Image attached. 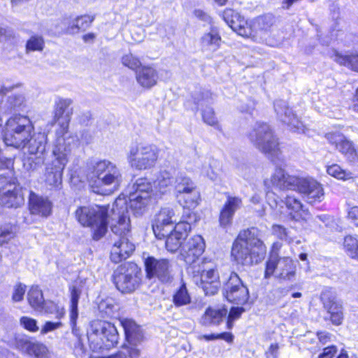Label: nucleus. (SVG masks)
<instances>
[{"mask_svg": "<svg viewBox=\"0 0 358 358\" xmlns=\"http://www.w3.org/2000/svg\"><path fill=\"white\" fill-rule=\"evenodd\" d=\"M266 253V247L261 239L260 231L255 227L240 231L231 251L233 260L245 266L258 264Z\"/></svg>", "mask_w": 358, "mask_h": 358, "instance_id": "1", "label": "nucleus"}, {"mask_svg": "<svg viewBox=\"0 0 358 358\" xmlns=\"http://www.w3.org/2000/svg\"><path fill=\"white\" fill-rule=\"evenodd\" d=\"M87 180L91 190L101 195H109L117 191L123 180L120 169L106 159L92 164L89 168Z\"/></svg>", "mask_w": 358, "mask_h": 358, "instance_id": "2", "label": "nucleus"}, {"mask_svg": "<svg viewBox=\"0 0 358 358\" xmlns=\"http://www.w3.org/2000/svg\"><path fill=\"white\" fill-rule=\"evenodd\" d=\"M108 214V207L96 205L79 206L75 211L76 220L83 227L90 228L95 241L103 238L107 231Z\"/></svg>", "mask_w": 358, "mask_h": 358, "instance_id": "3", "label": "nucleus"}, {"mask_svg": "<svg viewBox=\"0 0 358 358\" xmlns=\"http://www.w3.org/2000/svg\"><path fill=\"white\" fill-rule=\"evenodd\" d=\"M301 178L289 175L285 171L276 167L269 178L264 180V183L268 189L266 194L268 204L273 210L275 215H280L283 213L282 201H278L275 194L271 190L275 188L279 190H296Z\"/></svg>", "mask_w": 358, "mask_h": 358, "instance_id": "4", "label": "nucleus"}, {"mask_svg": "<svg viewBox=\"0 0 358 358\" xmlns=\"http://www.w3.org/2000/svg\"><path fill=\"white\" fill-rule=\"evenodd\" d=\"M282 244L274 243L266 262L265 278L274 276L280 282H293L296 276V266L292 258L280 254Z\"/></svg>", "mask_w": 358, "mask_h": 358, "instance_id": "5", "label": "nucleus"}, {"mask_svg": "<svg viewBox=\"0 0 358 358\" xmlns=\"http://www.w3.org/2000/svg\"><path fill=\"white\" fill-rule=\"evenodd\" d=\"M71 99L59 98L55 101L54 122L57 125L53 143L76 146L78 138L69 130V122L73 114Z\"/></svg>", "mask_w": 358, "mask_h": 358, "instance_id": "6", "label": "nucleus"}, {"mask_svg": "<svg viewBox=\"0 0 358 358\" xmlns=\"http://www.w3.org/2000/svg\"><path fill=\"white\" fill-rule=\"evenodd\" d=\"M128 199L127 207L129 206L134 215L141 216L145 213L157 201L149 178H137L130 188Z\"/></svg>", "mask_w": 358, "mask_h": 358, "instance_id": "7", "label": "nucleus"}, {"mask_svg": "<svg viewBox=\"0 0 358 358\" xmlns=\"http://www.w3.org/2000/svg\"><path fill=\"white\" fill-rule=\"evenodd\" d=\"M34 129V125L28 117L14 115L6 123L3 134V141L8 146L24 148Z\"/></svg>", "mask_w": 358, "mask_h": 358, "instance_id": "8", "label": "nucleus"}, {"mask_svg": "<svg viewBox=\"0 0 358 358\" xmlns=\"http://www.w3.org/2000/svg\"><path fill=\"white\" fill-rule=\"evenodd\" d=\"M87 338L90 349L97 352L115 347L117 344L119 334L113 324L95 320L91 322L87 331Z\"/></svg>", "mask_w": 358, "mask_h": 358, "instance_id": "9", "label": "nucleus"}, {"mask_svg": "<svg viewBox=\"0 0 358 358\" xmlns=\"http://www.w3.org/2000/svg\"><path fill=\"white\" fill-rule=\"evenodd\" d=\"M248 137L251 143L272 161L281 159L278 140L267 124L257 123Z\"/></svg>", "mask_w": 358, "mask_h": 358, "instance_id": "10", "label": "nucleus"}, {"mask_svg": "<svg viewBox=\"0 0 358 358\" xmlns=\"http://www.w3.org/2000/svg\"><path fill=\"white\" fill-rule=\"evenodd\" d=\"M188 272L192 273L194 282L201 287L206 295H213L220 287L219 274L214 262L203 258L197 266H190Z\"/></svg>", "mask_w": 358, "mask_h": 358, "instance_id": "11", "label": "nucleus"}, {"mask_svg": "<svg viewBox=\"0 0 358 358\" xmlns=\"http://www.w3.org/2000/svg\"><path fill=\"white\" fill-rule=\"evenodd\" d=\"M159 150L154 144L139 143L132 145L127 154L130 166L139 171L153 168L159 157Z\"/></svg>", "mask_w": 358, "mask_h": 358, "instance_id": "12", "label": "nucleus"}, {"mask_svg": "<svg viewBox=\"0 0 358 358\" xmlns=\"http://www.w3.org/2000/svg\"><path fill=\"white\" fill-rule=\"evenodd\" d=\"M76 146L53 143L52 154L55 160L46 168L45 182L52 187L62 183L63 171L69 162V156Z\"/></svg>", "mask_w": 358, "mask_h": 358, "instance_id": "13", "label": "nucleus"}, {"mask_svg": "<svg viewBox=\"0 0 358 358\" xmlns=\"http://www.w3.org/2000/svg\"><path fill=\"white\" fill-rule=\"evenodd\" d=\"M127 199L120 194L115 201L111 208L110 229L120 238L127 237L131 231V220L128 215Z\"/></svg>", "mask_w": 358, "mask_h": 358, "instance_id": "14", "label": "nucleus"}, {"mask_svg": "<svg viewBox=\"0 0 358 358\" xmlns=\"http://www.w3.org/2000/svg\"><path fill=\"white\" fill-rule=\"evenodd\" d=\"M116 287L122 293L134 291L141 282V269L133 263L120 266L113 275Z\"/></svg>", "mask_w": 358, "mask_h": 358, "instance_id": "15", "label": "nucleus"}, {"mask_svg": "<svg viewBox=\"0 0 358 358\" xmlns=\"http://www.w3.org/2000/svg\"><path fill=\"white\" fill-rule=\"evenodd\" d=\"M223 19L238 35L245 38H250L255 41H260L262 38V35H265L266 31L265 27H261L259 30H253L243 17L231 9H226L223 12Z\"/></svg>", "mask_w": 358, "mask_h": 358, "instance_id": "16", "label": "nucleus"}, {"mask_svg": "<svg viewBox=\"0 0 358 358\" xmlns=\"http://www.w3.org/2000/svg\"><path fill=\"white\" fill-rule=\"evenodd\" d=\"M24 203L22 189L0 176V203L8 208H17Z\"/></svg>", "mask_w": 358, "mask_h": 358, "instance_id": "17", "label": "nucleus"}, {"mask_svg": "<svg viewBox=\"0 0 358 358\" xmlns=\"http://www.w3.org/2000/svg\"><path fill=\"white\" fill-rule=\"evenodd\" d=\"M176 210L175 207L165 206L156 214L152 223V229L157 238H165L171 231L173 223L176 222Z\"/></svg>", "mask_w": 358, "mask_h": 358, "instance_id": "18", "label": "nucleus"}, {"mask_svg": "<svg viewBox=\"0 0 358 358\" xmlns=\"http://www.w3.org/2000/svg\"><path fill=\"white\" fill-rule=\"evenodd\" d=\"M206 244L203 237L194 235L188 238L182 245L179 255V259L187 265L196 262L205 250Z\"/></svg>", "mask_w": 358, "mask_h": 358, "instance_id": "19", "label": "nucleus"}, {"mask_svg": "<svg viewBox=\"0 0 358 358\" xmlns=\"http://www.w3.org/2000/svg\"><path fill=\"white\" fill-rule=\"evenodd\" d=\"M224 296L232 303L242 304L248 299V290L238 275L231 273L224 288Z\"/></svg>", "mask_w": 358, "mask_h": 358, "instance_id": "20", "label": "nucleus"}, {"mask_svg": "<svg viewBox=\"0 0 358 358\" xmlns=\"http://www.w3.org/2000/svg\"><path fill=\"white\" fill-rule=\"evenodd\" d=\"M310 203L320 202L324 194L322 185L313 178H301L296 189Z\"/></svg>", "mask_w": 358, "mask_h": 358, "instance_id": "21", "label": "nucleus"}, {"mask_svg": "<svg viewBox=\"0 0 358 358\" xmlns=\"http://www.w3.org/2000/svg\"><path fill=\"white\" fill-rule=\"evenodd\" d=\"M274 109L278 118L287 124L290 129L298 133L305 134L307 128L287 107V103L282 100L274 103Z\"/></svg>", "mask_w": 358, "mask_h": 358, "instance_id": "22", "label": "nucleus"}, {"mask_svg": "<svg viewBox=\"0 0 358 358\" xmlns=\"http://www.w3.org/2000/svg\"><path fill=\"white\" fill-rule=\"evenodd\" d=\"M178 173L175 170L161 171L155 180H150L152 190L158 200L162 195L169 192L172 187L174 188L176 176Z\"/></svg>", "mask_w": 358, "mask_h": 358, "instance_id": "23", "label": "nucleus"}, {"mask_svg": "<svg viewBox=\"0 0 358 358\" xmlns=\"http://www.w3.org/2000/svg\"><path fill=\"white\" fill-rule=\"evenodd\" d=\"M191 230V225L187 222L177 223L173 230L165 236L166 237V248L171 252H175L179 248L181 249L182 242L187 236L188 232Z\"/></svg>", "mask_w": 358, "mask_h": 358, "instance_id": "24", "label": "nucleus"}, {"mask_svg": "<svg viewBox=\"0 0 358 358\" xmlns=\"http://www.w3.org/2000/svg\"><path fill=\"white\" fill-rule=\"evenodd\" d=\"M145 266L148 278L157 277L162 282L169 280V264L166 259H157L149 257L145 260Z\"/></svg>", "mask_w": 358, "mask_h": 358, "instance_id": "25", "label": "nucleus"}, {"mask_svg": "<svg viewBox=\"0 0 358 358\" xmlns=\"http://www.w3.org/2000/svg\"><path fill=\"white\" fill-rule=\"evenodd\" d=\"M134 250V245L129 241L127 237L120 238L112 245L110 260L115 264L120 263L129 257Z\"/></svg>", "mask_w": 358, "mask_h": 358, "instance_id": "26", "label": "nucleus"}, {"mask_svg": "<svg viewBox=\"0 0 358 358\" xmlns=\"http://www.w3.org/2000/svg\"><path fill=\"white\" fill-rule=\"evenodd\" d=\"M222 38L218 30L215 27L202 34L199 39V45L203 52L212 53L217 51L221 46Z\"/></svg>", "mask_w": 358, "mask_h": 358, "instance_id": "27", "label": "nucleus"}, {"mask_svg": "<svg viewBox=\"0 0 358 358\" xmlns=\"http://www.w3.org/2000/svg\"><path fill=\"white\" fill-rule=\"evenodd\" d=\"M241 199L236 196H229L220 215V224L227 228L231 224L235 212L241 208Z\"/></svg>", "mask_w": 358, "mask_h": 358, "instance_id": "28", "label": "nucleus"}, {"mask_svg": "<svg viewBox=\"0 0 358 358\" xmlns=\"http://www.w3.org/2000/svg\"><path fill=\"white\" fill-rule=\"evenodd\" d=\"M29 210L33 215L48 217L52 211V203L47 198L31 192L29 195Z\"/></svg>", "mask_w": 358, "mask_h": 358, "instance_id": "29", "label": "nucleus"}, {"mask_svg": "<svg viewBox=\"0 0 358 358\" xmlns=\"http://www.w3.org/2000/svg\"><path fill=\"white\" fill-rule=\"evenodd\" d=\"M18 348L24 353L36 358H47L48 350L47 347L39 343H34L27 339H20Z\"/></svg>", "mask_w": 358, "mask_h": 358, "instance_id": "30", "label": "nucleus"}, {"mask_svg": "<svg viewBox=\"0 0 358 358\" xmlns=\"http://www.w3.org/2000/svg\"><path fill=\"white\" fill-rule=\"evenodd\" d=\"M285 204L292 219L299 221L308 218V213L303 208L302 203L295 196L287 195Z\"/></svg>", "mask_w": 358, "mask_h": 358, "instance_id": "31", "label": "nucleus"}, {"mask_svg": "<svg viewBox=\"0 0 358 358\" xmlns=\"http://www.w3.org/2000/svg\"><path fill=\"white\" fill-rule=\"evenodd\" d=\"M136 78L142 87L149 89L157 84L158 76L154 68L143 66L136 72Z\"/></svg>", "mask_w": 358, "mask_h": 358, "instance_id": "32", "label": "nucleus"}, {"mask_svg": "<svg viewBox=\"0 0 358 358\" xmlns=\"http://www.w3.org/2000/svg\"><path fill=\"white\" fill-rule=\"evenodd\" d=\"M197 189L195 183L183 173L178 172L176 176L174 196L176 199Z\"/></svg>", "mask_w": 358, "mask_h": 358, "instance_id": "33", "label": "nucleus"}, {"mask_svg": "<svg viewBox=\"0 0 358 358\" xmlns=\"http://www.w3.org/2000/svg\"><path fill=\"white\" fill-rule=\"evenodd\" d=\"M120 323L124 330L125 336L128 342L136 345L141 342L143 338L141 328L131 319H122Z\"/></svg>", "mask_w": 358, "mask_h": 358, "instance_id": "34", "label": "nucleus"}, {"mask_svg": "<svg viewBox=\"0 0 358 358\" xmlns=\"http://www.w3.org/2000/svg\"><path fill=\"white\" fill-rule=\"evenodd\" d=\"M94 20V17L88 15L76 17L73 19L65 20V24H68L66 32L74 34L80 31L87 29Z\"/></svg>", "mask_w": 358, "mask_h": 358, "instance_id": "35", "label": "nucleus"}, {"mask_svg": "<svg viewBox=\"0 0 358 358\" xmlns=\"http://www.w3.org/2000/svg\"><path fill=\"white\" fill-rule=\"evenodd\" d=\"M46 142L47 136L45 133L34 134L33 132L30 134V138L24 148H27L30 155L43 153L45 150Z\"/></svg>", "mask_w": 358, "mask_h": 358, "instance_id": "36", "label": "nucleus"}, {"mask_svg": "<svg viewBox=\"0 0 358 358\" xmlns=\"http://www.w3.org/2000/svg\"><path fill=\"white\" fill-rule=\"evenodd\" d=\"M324 307L330 315V319L335 325L342 323L343 319L342 305L334 299H325L324 295L322 297Z\"/></svg>", "mask_w": 358, "mask_h": 358, "instance_id": "37", "label": "nucleus"}, {"mask_svg": "<svg viewBox=\"0 0 358 358\" xmlns=\"http://www.w3.org/2000/svg\"><path fill=\"white\" fill-rule=\"evenodd\" d=\"M227 313V309L224 307L208 308L202 317V322L205 325H217L226 317Z\"/></svg>", "mask_w": 358, "mask_h": 358, "instance_id": "38", "label": "nucleus"}, {"mask_svg": "<svg viewBox=\"0 0 358 358\" xmlns=\"http://www.w3.org/2000/svg\"><path fill=\"white\" fill-rule=\"evenodd\" d=\"M27 300L29 305L36 310H43L45 303L42 291L38 286H32L27 293Z\"/></svg>", "mask_w": 358, "mask_h": 358, "instance_id": "39", "label": "nucleus"}, {"mask_svg": "<svg viewBox=\"0 0 358 358\" xmlns=\"http://www.w3.org/2000/svg\"><path fill=\"white\" fill-rule=\"evenodd\" d=\"M177 202L184 208L194 209L201 201V194L198 189L176 199Z\"/></svg>", "mask_w": 358, "mask_h": 358, "instance_id": "40", "label": "nucleus"}, {"mask_svg": "<svg viewBox=\"0 0 358 358\" xmlns=\"http://www.w3.org/2000/svg\"><path fill=\"white\" fill-rule=\"evenodd\" d=\"M71 310L70 322L73 328L76 324V320L78 316V303L80 298V290L73 286L71 287Z\"/></svg>", "mask_w": 358, "mask_h": 358, "instance_id": "41", "label": "nucleus"}, {"mask_svg": "<svg viewBox=\"0 0 358 358\" xmlns=\"http://www.w3.org/2000/svg\"><path fill=\"white\" fill-rule=\"evenodd\" d=\"M336 148L340 152L344 155L348 160L355 162L358 159V152L352 143L345 139V137Z\"/></svg>", "mask_w": 358, "mask_h": 358, "instance_id": "42", "label": "nucleus"}, {"mask_svg": "<svg viewBox=\"0 0 358 358\" xmlns=\"http://www.w3.org/2000/svg\"><path fill=\"white\" fill-rule=\"evenodd\" d=\"M334 60L339 64L358 72V55H342L336 53Z\"/></svg>", "mask_w": 358, "mask_h": 358, "instance_id": "43", "label": "nucleus"}, {"mask_svg": "<svg viewBox=\"0 0 358 358\" xmlns=\"http://www.w3.org/2000/svg\"><path fill=\"white\" fill-rule=\"evenodd\" d=\"M173 301L176 306H182L191 302V297L185 284H182L173 296Z\"/></svg>", "mask_w": 358, "mask_h": 358, "instance_id": "44", "label": "nucleus"}, {"mask_svg": "<svg viewBox=\"0 0 358 358\" xmlns=\"http://www.w3.org/2000/svg\"><path fill=\"white\" fill-rule=\"evenodd\" d=\"M327 173L329 176L341 180H347L352 178V173L350 171L343 169L337 164L327 166Z\"/></svg>", "mask_w": 358, "mask_h": 358, "instance_id": "45", "label": "nucleus"}, {"mask_svg": "<svg viewBox=\"0 0 358 358\" xmlns=\"http://www.w3.org/2000/svg\"><path fill=\"white\" fill-rule=\"evenodd\" d=\"M44 47V40L42 36H32L26 44V52L41 51Z\"/></svg>", "mask_w": 358, "mask_h": 358, "instance_id": "46", "label": "nucleus"}, {"mask_svg": "<svg viewBox=\"0 0 358 358\" xmlns=\"http://www.w3.org/2000/svg\"><path fill=\"white\" fill-rule=\"evenodd\" d=\"M215 163L216 162L213 160L205 162L201 168V174L205 177L208 178L210 180L213 181L217 180V179L218 178V173L217 171L214 169Z\"/></svg>", "mask_w": 358, "mask_h": 358, "instance_id": "47", "label": "nucleus"}, {"mask_svg": "<svg viewBox=\"0 0 358 358\" xmlns=\"http://www.w3.org/2000/svg\"><path fill=\"white\" fill-rule=\"evenodd\" d=\"M344 248L347 254L352 258L356 257L358 250V239L356 237L348 236L344 239Z\"/></svg>", "mask_w": 358, "mask_h": 358, "instance_id": "48", "label": "nucleus"}, {"mask_svg": "<svg viewBox=\"0 0 358 358\" xmlns=\"http://www.w3.org/2000/svg\"><path fill=\"white\" fill-rule=\"evenodd\" d=\"M121 61L124 66L133 71H136L141 66V62L139 58L131 53L124 55Z\"/></svg>", "mask_w": 358, "mask_h": 358, "instance_id": "49", "label": "nucleus"}, {"mask_svg": "<svg viewBox=\"0 0 358 358\" xmlns=\"http://www.w3.org/2000/svg\"><path fill=\"white\" fill-rule=\"evenodd\" d=\"M43 310L48 313L55 315L57 319H61L65 315L64 308L52 301L46 302Z\"/></svg>", "mask_w": 358, "mask_h": 358, "instance_id": "50", "label": "nucleus"}, {"mask_svg": "<svg viewBox=\"0 0 358 358\" xmlns=\"http://www.w3.org/2000/svg\"><path fill=\"white\" fill-rule=\"evenodd\" d=\"M273 234L281 240H285L289 243H293L294 240L289 236L287 230L282 225L273 224L272 227Z\"/></svg>", "mask_w": 358, "mask_h": 358, "instance_id": "51", "label": "nucleus"}, {"mask_svg": "<svg viewBox=\"0 0 358 358\" xmlns=\"http://www.w3.org/2000/svg\"><path fill=\"white\" fill-rule=\"evenodd\" d=\"M14 236L13 226L10 224L3 228L0 229V245L7 243L9 240Z\"/></svg>", "mask_w": 358, "mask_h": 358, "instance_id": "52", "label": "nucleus"}, {"mask_svg": "<svg viewBox=\"0 0 358 358\" xmlns=\"http://www.w3.org/2000/svg\"><path fill=\"white\" fill-rule=\"evenodd\" d=\"M244 309L240 307H233L231 308L227 318V327L231 329L234 326V322L240 317Z\"/></svg>", "mask_w": 358, "mask_h": 358, "instance_id": "53", "label": "nucleus"}, {"mask_svg": "<svg viewBox=\"0 0 358 358\" xmlns=\"http://www.w3.org/2000/svg\"><path fill=\"white\" fill-rule=\"evenodd\" d=\"M20 324L27 330L36 332L38 330V327L37 326V322L36 320L29 317H22L20 318Z\"/></svg>", "mask_w": 358, "mask_h": 358, "instance_id": "54", "label": "nucleus"}, {"mask_svg": "<svg viewBox=\"0 0 358 358\" xmlns=\"http://www.w3.org/2000/svg\"><path fill=\"white\" fill-rule=\"evenodd\" d=\"M26 292V286L22 283H18L14 286L12 299L15 302L21 301Z\"/></svg>", "mask_w": 358, "mask_h": 358, "instance_id": "55", "label": "nucleus"}, {"mask_svg": "<svg viewBox=\"0 0 358 358\" xmlns=\"http://www.w3.org/2000/svg\"><path fill=\"white\" fill-rule=\"evenodd\" d=\"M203 121L211 126H215L217 124V121L215 116L214 111L211 108H207L203 112Z\"/></svg>", "mask_w": 358, "mask_h": 358, "instance_id": "56", "label": "nucleus"}, {"mask_svg": "<svg viewBox=\"0 0 358 358\" xmlns=\"http://www.w3.org/2000/svg\"><path fill=\"white\" fill-rule=\"evenodd\" d=\"M326 138L329 143L336 147L343 140L344 136L341 132L335 131L327 134Z\"/></svg>", "mask_w": 358, "mask_h": 358, "instance_id": "57", "label": "nucleus"}, {"mask_svg": "<svg viewBox=\"0 0 358 358\" xmlns=\"http://www.w3.org/2000/svg\"><path fill=\"white\" fill-rule=\"evenodd\" d=\"M62 325V322H47L43 325V327L41 328V334H46L50 331H52L59 327H61Z\"/></svg>", "mask_w": 358, "mask_h": 358, "instance_id": "58", "label": "nucleus"}, {"mask_svg": "<svg viewBox=\"0 0 358 358\" xmlns=\"http://www.w3.org/2000/svg\"><path fill=\"white\" fill-rule=\"evenodd\" d=\"M337 353V348L334 345L328 346L324 348L322 353L318 356V358H334Z\"/></svg>", "mask_w": 358, "mask_h": 358, "instance_id": "59", "label": "nucleus"}, {"mask_svg": "<svg viewBox=\"0 0 358 358\" xmlns=\"http://www.w3.org/2000/svg\"><path fill=\"white\" fill-rule=\"evenodd\" d=\"M348 217L358 225V206L348 208Z\"/></svg>", "mask_w": 358, "mask_h": 358, "instance_id": "60", "label": "nucleus"}, {"mask_svg": "<svg viewBox=\"0 0 358 358\" xmlns=\"http://www.w3.org/2000/svg\"><path fill=\"white\" fill-rule=\"evenodd\" d=\"M217 339H222L229 343H231L234 341V336L230 332H224L217 334Z\"/></svg>", "mask_w": 358, "mask_h": 358, "instance_id": "61", "label": "nucleus"}, {"mask_svg": "<svg viewBox=\"0 0 358 358\" xmlns=\"http://www.w3.org/2000/svg\"><path fill=\"white\" fill-rule=\"evenodd\" d=\"M194 15L197 18H199L201 20H203V21H208L209 19V16L206 13H204L203 10H201L200 9L195 10L194 11Z\"/></svg>", "mask_w": 358, "mask_h": 358, "instance_id": "62", "label": "nucleus"}, {"mask_svg": "<svg viewBox=\"0 0 358 358\" xmlns=\"http://www.w3.org/2000/svg\"><path fill=\"white\" fill-rule=\"evenodd\" d=\"M318 339L322 343H326L330 340V334L327 332H320L317 334Z\"/></svg>", "mask_w": 358, "mask_h": 358, "instance_id": "63", "label": "nucleus"}, {"mask_svg": "<svg viewBox=\"0 0 358 358\" xmlns=\"http://www.w3.org/2000/svg\"><path fill=\"white\" fill-rule=\"evenodd\" d=\"M352 108L354 111L358 112V88L356 90L354 95Z\"/></svg>", "mask_w": 358, "mask_h": 358, "instance_id": "64", "label": "nucleus"}]
</instances>
